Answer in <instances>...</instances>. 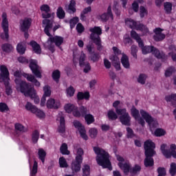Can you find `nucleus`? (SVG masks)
I'll return each mask as SVG.
<instances>
[{"mask_svg":"<svg viewBox=\"0 0 176 176\" xmlns=\"http://www.w3.org/2000/svg\"><path fill=\"white\" fill-rule=\"evenodd\" d=\"M43 24L45 25L44 32L47 35V36H50L49 38L47 41V45L49 50L53 53L56 51L54 49V45L53 43H55L56 46H58V47H60L61 45H63V43L64 42V38L60 36H53L50 34V31L53 29V21L50 19H44L43 20Z\"/></svg>","mask_w":176,"mask_h":176,"instance_id":"1","label":"nucleus"},{"mask_svg":"<svg viewBox=\"0 0 176 176\" xmlns=\"http://www.w3.org/2000/svg\"><path fill=\"white\" fill-rule=\"evenodd\" d=\"M94 151L97 155L96 162L98 164L102 166L103 168H109L110 171L112 170V165L109 160V153L98 146L94 147Z\"/></svg>","mask_w":176,"mask_h":176,"instance_id":"2","label":"nucleus"},{"mask_svg":"<svg viewBox=\"0 0 176 176\" xmlns=\"http://www.w3.org/2000/svg\"><path fill=\"white\" fill-rule=\"evenodd\" d=\"M89 32H91L89 39L96 44L97 50H102L101 37L100 36V35H102V29H101L100 27L95 26L89 28Z\"/></svg>","mask_w":176,"mask_h":176,"instance_id":"3","label":"nucleus"},{"mask_svg":"<svg viewBox=\"0 0 176 176\" xmlns=\"http://www.w3.org/2000/svg\"><path fill=\"white\" fill-rule=\"evenodd\" d=\"M139 47H141L142 54L153 53L157 58H166V54L164 52H160V51L154 46H144L143 43V45L139 46Z\"/></svg>","mask_w":176,"mask_h":176,"instance_id":"4","label":"nucleus"},{"mask_svg":"<svg viewBox=\"0 0 176 176\" xmlns=\"http://www.w3.org/2000/svg\"><path fill=\"white\" fill-rule=\"evenodd\" d=\"M125 23L132 30H136L137 31H141L143 34H148L149 30L146 26L143 24L135 22V21L127 19L125 20Z\"/></svg>","mask_w":176,"mask_h":176,"instance_id":"5","label":"nucleus"},{"mask_svg":"<svg viewBox=\"0 0 176 176\" xmlns=\"http://www.w3.org/2000/svg\"><path fill=\"white\" fill-rule=\"evenodd\" d=\"M117 115L120 116L119 119L122 124L124 126H130L131 124V117H130V114H129V112H127L125 108H123Z\"/></svg>","mask_w":176,"mask_h":176,"instance_id":"6","label":"nucleus"},{"mask_svg":"<svg viewBox=\"0 0 176 176\" xmlns=\"http://www.w3.org/2000/svg\"><path fill=\"white\" fill-rule=\"evenodd\" d=\"M2 28L4 33H1L0 36L1 39H9V22L8 21V15L6 12H3L2 14Z\"/></svg>","mask_w":176,"mask_h":176,"instance_id":"7","label":"nucleus"},{"mask_svg":"<svg viewBox=\"0 0 176 176\" xmlns=\"http://www.w3.org/2000/svg\"><path fill=\"white\" fill-rule=\"evenodd\" d=\"M167 146V145L166 144H162L161 145V151L162 154L164 155V156H165V157H166V159H170V157H171V156H173V157H174L175 159H176V145L175 144H171L170 145V150H166V147Z\"/></svg>","mask_w":176,"mask_h":176,"instance_id":"8","label":"nucleus"},{"mask_svg":"<svg viewBox=\"0 0 176 176\" xmlns=\"http://www.w3.org/2000/svg\"><path fill=\"white\" fill-rule=\"evenodd\" d=\"M30 68L32 70V74L35 75L36 78L40 79L42 78V70H41V67L38 65V61L31 60L30 62Z\"/></svg>","mask_w":176,"mask_h":176,"instance_id":"9","label":"nucleus"},{"mask_svg":"<svg viewBox=\"0 0 176 176\" xmlns=\"http://www.w3.org/2000/svg\"><path fill=\"white\" fill-rule=\"evenodd\" d=\"M144 155H156V151H155V148H156V145L152 140H148L144 142Z\"/></svg>","mask_w":176,"mask_h":176,"instance_id":"10","label":"nucleus"},{"mask_svg":"<svg viewBox=\"0 0 176 176\" xmlns=\"http://www.w3.org/2000/svg\"><path fill=\"white\" fill-rule=\"evenodd\" d=\"M141 116L146 120V123L150 126V127H157V121L153 119L149 113L144 110H140Z\"/></svg>","mask_w":176,"mask_h":176,"instance_id":"11","label":"nucleus"},{"mask_svg":"<svg viewBox=\"0 0 176 176\" xmlns=\"http://www.w3.org/2000/svg\"><path fill=\"white\" fill-rule=\"evenodd\" d=\"M15 83L18 87H20V91L23 93V94H25V93H27L31 89V87H32V86L28 85L27 82L21 80L20 78H16Z\"/></svg>","mask_w":176,"mask_h":176,"instance_id":"12","label":"nucleus"},{"mask_svg":"<svg viewBox=\"0 0 176 176\" xmlns=\"http://www.w3.org/2000/svg\"><path fill=\"white\" fill-rule=\"evenodd\" d=\"M87 50L91 56H89L90 60L93 61V63H97L98 60H100V54L94 52L93 53V49H94V45H93V43H89L86 46Z\"/></svg>","mask_w":176,"mask_h":176,"instance_id":"13","label":"nucleus"},{"mask_svg":"<svg viewBox=\"0 0 176 176\" xmlns=\"http://www.w3.org/2000/svg\"><path fill=\"white\" fill-rule=\"evenodd\" d=\"M64 109L67 113L73 112L74 116L76 118H80V113L78 111V107L71 103L66 104L64 106Z\"/></svg>","mask_w":176,"mask_h":176,"instance_id":"14","label":"nucleus"},{"mask_svg":"<svg viewBox=\"0 0 176 176\" xmlns=\"http://www.w3.org/2000/svg\"><path fill=\"white\" fill-rule=\"evenodd\" d=\"M74 126L76 129H78L80 137H82L83 140H85V141H87L89 137H87V135L86 134V129L85 128V126H83L79 121H74Z\"/></svg>","mask_w":176,"mask_h":176,"instance_id":"15","label":"nucleus"},{"mask_svg":"<svg viewBox=\"0 0 176 176\" xmlns=\"http://www.w3.org/2000/svg\"><path fill=\"white\" fill-rule=\"evenodd\" d=\"M23 94L25 97H30L34 100L35 104H39V96H36V91L34 87H30V89Z\"/></svg>","mask_w":176,"mask_h":176,"instance_id":"16","label":"nucleus"},{"mask_svg":"<svg viewBox=\"0 0 176 176\" xmlns=\"http://www.w3.org/2000/svg\"><path fill=\"white\" fill-rule=\"evenodd\" d=\"M162 31L163 30L160 28H156L153 30V39L155 42H162V41L166 39V34H163Z\"/></svg>","mask_w":176,"mask_h":176,"instance_id":"17","label":"nucleus"},{"mask_svg":"<svg viewBox=\"0 0 176 176\" xmlns=\"http://www.w3.org/2000/svg\"><path fill=\"white\" fill-rule=\"evenodd\" d=\"M57 120H59L60 122L58 131L61 134H64V133H65V119L64 118V114H63V113H58Z\"/></svg>","mask_w":176,"mask_h":176,"instance_id":"18","label":"nucleus"},{"mask_svg":"<svg viewBox=\"0 0 176 176\" xmlns=\"http://www.w3.org/2000/svg\"><path fill=\"white\" fill-rule=\"evenodd\" d=\"M131 111L133 118L138 122L139 124H141L144 127L145 126V120H144V118L140 117V111L135 107H133Z\"/></svg>","mask_w":176,"mask_h":176,"instance_id":"19","label":"nucleus"},{"mask_svg":"<svg viewBox=\"0 0 176 176\" xmlns=\"http://www.w3.org/2000/svg\"><path fill=\"white\" fill-rule=\"evenodd\" d=\"M109 17H111V20H113V14H112V9L111 8V6L108 7L107 12L101 14L99 16V19L103 23H107L109 20Z\"/></svg>","mask_w":176,"mask_h":176,"instance_id":"20","label":"nucleus"},{"mask_svg":"<svg viewBox=\"0 0 176 176\" xmlns=\"http://www.w3.org/2000/svg\"><path fill=\"white\" fill-rule=\"evenodd\" d=\"M47 107L50 109H58L61 106L60 100H56L54 98H50L46 103Z\"/></svg>","mask_w":176,"mask_h":176,"instance_id":"21","label":"nucleus"},{"mask_svg":"<svg viewBox=\"0 0 176 176\" xmlns=\"http://www.w3.org/2000/svg\"><path fill=\"white\" fill-rule=\"evenodd\" d=\"M0 82L2 83L3 80H7L9 79V70L8 67L5 65H1L0 67Z\"/></svg>","mask_w":176,"mask_h":176,"instance_id":"22","label":"nucleus"},{"mask_svg":"<svg viewBox=\"0 0 176 176\" xmlns=\"http://www.w3.org/2000/svg\"><path fill=\"white\" fill-rule=\"evenodd\" d=\"M155 154H145V159L144 160L145 167H153L155 165V161L153 160V156Z\"/></svg>","mask_w":176,"mask_h":176,"instance_id":"23","label":"nucleus"},{"mask_svg":"<svg viewBox=\"0 0 176 176\" xmlns=\"http://www.w3.org/2000/svg\"><path fill=\"white\" fill-rule=\"evenodd\" d=\"M23 76L27 78V80H28V82H32V83H34V86H36V87H41V82L38 80H36L35 76L24 73L23 74Z\"/></svg>","mask_w":176,"mask_h":176,"instance_id":"24","label":"nucleus"},{"mask_svg":"<svg viewBox=\"0 0 176 176\" xmlns=\"http://www.w3.org/2000/svg\"><path fill=\"white\" fill-rule=\"evenodd\" d=\"M41 12H45L42 14L43 19H50L52 14H50V7L47 4H43L41 6Z\"/></svg>","mask_w":176,"mask_h":176,"instance_id":"25","label":"nucleus"},{"mask_svg":"<svg viewBox=\"0 0 176 176\" xmlns=\"http://www.w3.org/2000/svg\"><path fill=\"white\" fill-rule=\"evenodd\" d=\"M31 19L25 18L24 20L21 21V30L23 32L28 31L30 30V27H31Z\"/></svg>","mask_w":176,"mask_h":176,"instance_id":"26","label":"nucleus"},{"mask_svg":"<svg viewBox=\"0 0 176 176\" xmlns=\"http://www.w3.org/2000/svg\"><path fill=\"white\" fill-rule=\"evenodd\" d=\"M109 60L112 61L116 69H117V71H120V60H119V57L117 56H110Z\"/></svg>","mask_w":176,"mask_h":176,"instance_id":"27","label":"nucleus"},{"mask_svg":"<svg viewBox=\"0 0 176 176\" xmlns=\"http://www.w3.org/2000/svg\"><path fill=\"white\" fill-rule=\"evenodd\" d=\"M118 166L121 170H123L124 174H129L130 173V170L131 169V165H130V163L125 162L124 164L122 162L118 163Z\"/></svg>","mask_w":176,"mask_h":176,"instance_id":"28","label":"nucleus"},{"mask_svg":"<svg viewBox=\"0 0 176 176\" xmlns=\"http://www.w3.org/2000/svg\"><path fill=\"white\" fill-rule=\"evenodd\" d=\"M30 46H32V50L34 53H36V54H41V53H42V49H41V45H39L38 43L32 41L30 43Z\"/></svg>","mask_w":176,"mask_h":176,"instance_id":"29","label":"nucleus"},{"mask_svg":"<svg viewBox=\"0 0 176 176\" xmlns=\"http://www.w3.org/2000/svg\"><path fill=\"white\" fill-rule=\"evenodd\" d=\"M131 38H133V39H135V41H136V42H138L139 46L143 45L142 39H141L140 34H138L137 32L132 30L131 32Z\"/></svg>","mask_w":176,"mask_h":176,"instance_id":"30","label":"nucleus"},{"mask_svg":"<svg viewBox=\"0 0 176 176\" xmlns=\"http://www.w3.org/2000/svg\"><path fill=\"white\" fill-rule=\"evenodd\" d=\"M82 161H80L78 160H76L72 163V170L74 173H78L80 171V164H82Z\"/></svg>","mask_w":176,"mask_h":176,"instance_id":"31","label":"nucleus"},{"mask_svg":"<svg viewBox=\"0 0 176 176\" xmlns=\"http://www.w3.org/2000/svg\"><path fill=\"white\" fill-rule=\"evenodd\" d=\"M121 64H122L124 68H126V69L130 68V60H129V56H127V55L122 54Z\"/></svg>","mask_w":176,"mask_h":176,"instance_id":"32","label":"nucleus"},{"mask_svg":"<svg viewBox=\"0 0 176 176\" xmlns=\"http://www.w3.org/2000/svg\"><path fill=\"white\" fill-rule=\"evenodd\" d=\"M9 80H10V78L9 77V79L3 80V83L5 85L6 87V93L7 96H10L12 93H13V91L12 90V87L10 86V84L9 83Z\"/></svg>","mask_w":176,"mask_h":176,"instance_id":"33","label":"nucleus"},{"mask_svg":"<svg viewBox=\"0 0 176 176\" xmlns=\"http://www.w3.org/2000/svg\"><path fill=\"white\" fill-rule=\"evenodd\" d=\"M77 98L79 100H89L90 98V94L89 92H78L77 94Z\"/></svg>","mask_w":176,"mask_h":176,"instance_id":"34","label":"nucleus"},{"mask_svg":"<svg viewBox=\"0 0 176 176\" xmlns=\"http://www.w3.org/2000/svg\"><path fill=\"white\" fill-rule=\"evenodd\" d=\"M75 5H76V3L75 2V1L72 0L70 1V3L68 8L66 9L67 12H68V13H75V12H76V8H75Z\"/></svg>","mask_w":176,"mask_h":176,"instance_id":"35","label":"nucleus"},{"mask_svg":"<svg viewBox=\"0 0 176 176\" xmlns=\"http://www.w3.org/2000/svg\"><path fill=\"white\" fill-rule=\"evenodd\" d=\"M109 120H116L118 119V113L115 112L113 109L109 110L107 113Z\"/></svg>","mask_w":176,"mask_h":176,"instance_id":"36","label":"nucleus"},{"mask_svg":"<svg viewBox=\"0 0 176 176\" xmlns=\"http://www.w3.org/2000/svg\"><path fill=\"white\" fill-rule=\"evenodd\" d=\"M61 76V73L60 72V70L56 69L54 70L52 72V79L56 82V83H58L59 80H60V78Z\"/></svg>","mask_w":176,"mask_h":176,"instance_id":"37","label":"nucleus"},{"mask_svg":"<svg viewBox=\"0 0 176 176\" xmlns=\"http://www.w3.org/2000/svg\"><path fill=\"white\" fill-rule=\"evenodd\" d=\"M37 109L38 108L36 107L35 105L32 104L30 102H28L25 104V109H27V111H30V112H32V113H34L35 112H36Z\"/></svg>","mask_w":176,"mask_h":176,"instance_id":"38","label":"nucleus"},{"mask_svg":"<svg viewBox=\"0 0 176 176\" xmlns=\"http://www.w3.org/2000/svg\"><path fill=\"white\" fill-rule=\"evenodd\" d=\"M16 50L19 54H24L25 53V45L21 42L17 45Z\"/></svg>","mask_w":176,"mask_h":176,"instance_id":"39","label":"nucleus"},{"mask_svg":"<svg viewBox=\"0 0 176 176\" xmlns=\"http://www.w3.org/2000/svg\"><path fill=\"white\" fill-rule=\"evenodd\" d=\"M1 49L3 52H5L6 53H10V52L13 50V46L10 44L5 43L2 45Z\"/></svg>","mask_w":176,"mask_h":176,"instance_id":"40","label":"nucleus"},{"mask_svg":"<svg viewBox=\"0 0 176 176\" xmlns=\"http://www.w3.org/2000/svg\"><path fill=\"white\" fill-rule=\"evenodd\" d=\"M56 16L58 19H63L65 17V11L62 7H58L56 12Z\"/></svg>","mask_w":176,"mask_h":176,"instance_id":"41","label":"nucleus"},{"mask_svg":"<svg viewBox=\"0 0 176 176\" xmlns=\"http://www.w3.org/2000/svg\"><path fill=\"white\" fill-rule=\"evenodd\" d=\"M60 153L62 155H69L70 152L68 151V146L63 143L60 148Z\"/></svg>","mask_w":176,"mask_h":176,"instance_id":"42","label":"nucleus"},{"mask_svg":"<svg viewBox=\"0 0 176 176\" xmlns=\"http://www.w3.org/2000/svg\"><path fill=\"white\" fill-rule=\"evenodd\" d=\"M84 118L87 124H91V123H94L95 120L94 116H93V115L89 113L85 115Z\"/></svg>","mask_w":176,"mask_h":176,"instance_id":"43","label":"nucleus"},{"mask_svg":"<svg viewBox=\"0 0 176 176\" xmlns=\"http://www.w3.org/2000/svg\"><path fill=\"white\" fill-rule=\"evenodd\" d=\"M141 171V166L140 165H135L133 168L130 169V173L131 175H135V174H138Z\"/></svg>","mask_w":176,"mask_h":176,"instance_id":"44","label":"nucleus"},{"mask_svg":"<svg viewBox=\"0 0 176 176\" xmlns=\"http://www.w3.org/2000/svg\"><path fill=\"white\" fill-rule=\"evenodd\" d=\"M45 157H46V151L43 148H39L38 158L41 160L42 163H45Z\"/></svg>","mask_w":176,"mask_h":176,"instance_id":"45","label":"nucleus"},{"mask_svg":"<svg viewBox=\"0 0 176 176\" xmlns=\"http://www.w3.org/2000/svg\"><path fill=\"white\" fill-rule=\"evenodd\" d=\"M59 166L61 168H68V163H67V160L64 157L59 158Z\"/></svg>","mask_w":176,"mask_h":176,"instance_id":"46","label":"nucleus"},{"mask_svg":"<svg viewBox=\"0 0 176 176\" xmlns=\"http://www.w3.org/2000/svg\"><path fill=\"white\" fill-rule=\"evenodd\" d=\"M43 91H44V97H50L52 96V89L50 86L45 85L43 87Z\"/></svg>","mask_w":176,"mask_h":176,"instance_id":"47","label":"nucleus"},{"mask_svg":"<svg viewBox=\"0 0 176 176\" xmlns=\"http://www.w3.org/2000/svg\"><path fill=\"white\" fill-rule=\"evenodd\" d=\"M83 148H79L77 149V156L76 157V160H79L80 162H83Z\"/></svg>","mask_w":176,"mask_h":176,"instance_id":"48","label":"nucleus"},{"mask_svg":"<svg viewBox=\"0 0 176 176\" xmlns=\"http://www.w3.org/2000/svg\"><path fill=\"white\" fill-rule=\"evenodd\" d=\"M38 140H39V131L35 130L32 135V141L34 144H36V142H38Z\"/></svg>","mask_w":176,"mask_h":176,"instance_id":"49","label":"nucleus"},{"mask_svg":"<svg viewBox=\"0 0 176 176\" xmlns=\"http://www.w3.org/2000/svg\"><path fill=\"white\" fill-rule=\"evenodd\" d=\"M164 10L166 13H171V10H173V4L170 2H166L164 4Z\"/></svg>","mask_w":176,"mask_h":176,"instance_id":"50","label":"nucleus"},{"mask_svg":"<svg viewBox=\"0 0 176 176\" xmlns=\"http://www.w3.org/2000/svg\"><path fill=\"white\" fill-rule=\"evenodd\" d=\"M120 104V101H119V100L115 101L113 103V108H115L116 112L117 114L119 113L120 112H122V111H123V109L119 107Z\"/></svg>","mask_w":176,"mask_h":176,"instance_id":"51","label":"nucleus"},{"mask_svg":"<svg viewBox=\"0 0 176 176\" xmlns=\"http://www.w3.org/2000/svg\"><path fill=\"white\" fill-rule=\"evenodd\" d=\"M138 52V47L133 45L131 47V54L134 57V58H137V53Z\"/></svg>","mask_w":176,"mask_h":176,"instance_id":"52","label":"nucleus"},{"mask_svg":"<svg viewBox=\"0 0 176 176\" xmlns=\"http://www.w3.org/2000/svg\"><path fill=\"white\" fill-rule=\"evenodd\" d=\"M79 112L80 114V116L85 117L87 113H89V110L87 109V107H85V106H81L79 109Z\"/></svg>","mask_w":176,"mask_h":176,"instance_id":"53","label":"nucleus"},{"mask_svg":"<svg viewBox=\"0 0 176 176\" xmlns=\"http://www.w3.org/2000/svg\"><path fill=\"white\" fill-rule=\"evenodd\" d=\"M85 60H86V54L83 53V52H82L79 58L80 67H83L85 65V63H86V62H85Z\"/></svg>","mask_w":176,"mask_h":176,"instance_id":"54","label":"nucleus"},{"mask_svg":"<svg viewBox=\"0 0 176 176\" xmlns=\"http://www.w3.org/2000/svg\"><path fill=\"white\" fill-rule=\"evenodd\" d=\"M15 130L17 131H20L21 133H25L27 131V129L24 127L21 124H15Z\"/></svg>","mask_w":176,"mask_h":176,"instance_id":"55","label":"nucleus"},{"mask_svg":"<svg viewBox=\"0 0 176 176\" xmlns=\"http://www.w3.org/2000/svg\"><path fill=\"white\" fill-rule=\"evenodd\" d=\"M89 133L91 138H96L97 137V134H98V131H97V129L96 128H92L89 129Z\"/></svg>","mask_w":176,"mask_h":176,"instance_id":"56","label":"nucleus"},{"mask_svg":"<svg viewBox=\"0 0 176 176\" xmlns=\"http://www.w3.org/2000/svg\"><path fill=\"white\" fill-rule=\"evenodd\" d=\"M66 93L69 97H74L75 94V88L74 87L70 86L66 89Z\"/></svg>","mask_w":176,"mask_h":176,"instance_id":"57","label":"nucleus"},{"mask_svg":"<svg viewBox=\"0 0 176 176\" xmlns=\"http://www.w3.org/2000/svg\"><path fill=\"white\" fill-rule=\"evenodd\" d=\"M146 80V75L144 74H140L138 78V83H140L141 85H145Z\"/></svg>","mask_w":176,"mask_h":176,"instance_id":"58","label":"nucleus"},{"mask_svg":"<svg viewBox=\"0 0 176 176\" xmlns=\"http://www.w3.org/2000/svg\"><path fill=\"white\" fill-rule=\"evenodd\" d=\"M174 72H175V68L174 67H170L166 70L165 76H171Z\"/></svg>","mask_w":176,"mask_h":176,"instance_id":"59","label":"nucleus"},{"mask_svg":"<svg viewBox=\"0 0 176 176\" xmlns=\"http://www.w3.org/2000/svg\"><path fill=\"white\" fill-rule=\"evenodd\" d=\"M166 135V131L162 129H157L155 131V135L156 137H162Z\"/></svg>","mask_w":176,"mask_h":176,"instance_id":"60","label":"nucleus"},{"mask_svg":"<svg viewBox=\"0 0 176 176\" xmlns=\"http://www.w3.org/2000/svg\"><path fill=\"white\" fill-rule=\"evenodd\" d=\"M169 173L171 176L175 175V174H176V164L175 163L170 164V168L169 170Z\"/></svg>","mask_w":176,"mask_h":176,"instance_id":"61","label":"nucleus"},{"mask_svg":"<svg viewBox=\"0 0 176 176\" xmlns=\"http://www.w3.org/2000/svg\"><path fill=\"white\" fill-rule=\"evenodd\" d=\"M165 100L168 102H173V101H176V94H172L169 96H166Z\"/></svg>","mask_w":176,"mask_h":176,"instance_id":"62","label":"nucleus"},{"mask_svg":"<svg viewBox=\"0 0 176 176\" xmlns=\"http://www.w3.org/2000/svg\"><path fill=\"white\" fill-rule=\"evenodd\" d=\"M83 176L90 175V166L89 165H85L82 168Z\"/></svg>","mask_w":176,"mask_h":176,"instance_id":"63","label":"nucleus"},{"mask_svg":"<svg viewBox=\"0 0 176 176\" xmlns=\"http://www.w3.org/2000/svg\"><path fill=\"white\" fill-rule=\"evenodd\" d=\"M157 173H158V175L157 176H166V168H163V167H159L157 168Z\"/></svg>","mask_w":176,"mask_h":176,"instance_id":"64","label":"nucleus"}]
</instances>
